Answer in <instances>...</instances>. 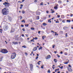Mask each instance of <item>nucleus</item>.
<instances>
[{
    "instance_id": "obj_1",
    "label": "nucleus",
    "mask_w": 73,
    "mask_h": 73,
    "mask_svg": "<svg viewBox=\"0 0 73 73\" xmlns=\"http://www.w3.org/2000/svg\"><path fill=\"white\" fill-rule=\"evenodd\" d=\"M2 13L3 15H7L9 14V11L6 8H5L2 10Z\"/></svg>"
},
{
    "instance_id": "obj_2",
    "label": "nucleus",
    "mask_w": 73,
    "mask_h": 73,
    "mask_svg": "<svg viewBox=\"0 0 73 73\" xmlns=\"http://www.w3.org/2000/svg\"><path fill=\"white\" fill-rule=\"evenodd\" d=\"M1 52L2 53L5 54V53H7L8 52V51L6 49H3L1 51Z\"/></svg>"
},
{
    "instance_id": "obj_3",
    "label": "nucleus",
    "mask_w": 73,
    "mask_h": 73,
    "mask_svg": "<svg viewBox=\"0 0 73 73\" xmlns=\"http://www.w3.org/2000/svg\"><path fill=\"white\" fill-rule=\"evenodd\" d=\"M16 56V54L15 53H13L11 55V59H14Z\"/></svg>"
},
{
    "instance_id": "obj_4",
    "label": "nucleus",
    "mask_w": 73,
    "mask_h": 73,
    "mask_svg": "<svg viewBox=\"0 0 73 73\" xmlns=\"http://www.w3.org/2000/svg\"><path fill=\"white\" fill-rule=\"evenodd\" d=\"M29 65L30 66V70L32 71V69H33V66L32 64H30Z\"/></svg>"
},
{
    "instance_id": "obj_5",
    "label": "nucleus",
    "mask_w": 73,
    "mask_h": 73,
    "mask_svg": "<svg viewBox=\"0 0 73 73\" xmlns=\"http://www.w3.org/2000/svg\"><path fill=\"white\" fill-rule=\"evenodd\" d=\"M9 3H6V4L5 5V7H7L8 8V7H9Z\"/></svg>"
},
{
    "instance_id": "obj_6",
    "label": "nucleus",
    "mask_w": 73,
    "mask_h": 73,
    "mask_svg": "<svg viewBox=\"0 0 73 73\" xmlns=\"http://www.w3.org/2000/svg\"><path fill=\"white\" fill-rule=\"evenodd\" d=\"M68 70L69 72H72V69L69 67H68Z\"/></svg>"
},
{
    "instance_id": "obj_7",
    "label": "nucleus",
    "mask_w": 73,
    "mask_h": 73,
    "mask_svg": "<svg viewBox=\"0 0 73 73\" xmlns=\"http://www.w3.org/2000/svg\"><path fill=\"white\" fill-rule=\"evenodd\" d=\"M50 55H48L46 57V60H47V59H48V58H50Z\"/></svg>"
},
{
    "instance_id": "obj_8",
    "label": "nucleus",
    "mask_w": 73,
    "mask_h": 73,
    "mask_svg": "<svg viewBox=\"0 0 73 73\" xmlns=\"http://www.w3.org/2000/svg\"><path fill=\"white\" fill-rule=\"evenodd\" d=\"M37 49V48L36 47H35L33 49V51H36Z\"/></svg>"
},
{
    "instance_id": "obj_9",
    "label": "nucleus",
    "mask_w": 73,
    "mask_h": 73,
    "mask_svg": "<svg viewBox=\"0 0 73 73\" xmlns=\"http://www.w3.org/2000/svg\"><path fill=\"white\" fill-rule=\"evenodd\" d=\"M13 43L14 44H15V45H16V44H18V42H13Z\"/></svg>"
},
{
    "instance_id": "obj_10",
    "label": "nucleus",
    "mask_w": 73,
    "mask_h": 73,
    "mask_svg": "<svg viewBox=\"0 0 73 73\" xmlns=\"http://www.w3.org/2000/svg\"><path fill=\"white\" fill-rule=\"evenodd\" d=\"M68 27H63V29H64V30L66 29H68Z\"/></svg>"
},
{
    "instance_id": "obj_11",
    "label": "nucleus",
    "mask_w": 73,
    "mask_h": 73,
    "mask_svg": "<svg viewBox=\"0 0 73 73\" xmlns=\"http://www.w3.org/2000/svg\"><path fill=\"white\" fill-rule=\"evenodd\" d=\"M9 20L10 21H12V18L11 17H9Z\"/></svg>"
},
{
    "instance_id": "obj_12",
    "label": "nucleus",
    "mask_w": 73,
    "mask_h": 73,
    "mask_svg": "<svg viewBox=\"0 0 73 73\" xmlns=\"http://www.w3.org/2000/svg\"><path fill=\"white\" fill-rule=\"evenodd\" d=\"M42 25H43V26H46V25H47V24L45 23H43L42 24Z\"/></svg>"
},
{
    "instance_id": "obj_13",
    "label": "nucleus",
    "mask_w": 73,
    "mask_h": 73,
    "mask_svg": "<svg viewBox=\"0 0 73 73\" xmlns=\"http://www.w3.org/2000/svg\"><path fill=\"white\" fill-rule=\"evenodd\" d=\"M66 21L67 23H70V20H67Z\"/></svg>"
},
{
    "instance_id": "obj_14",
    "label": "nucleus",
    "mask_w": 73,
    "mask_h": 73,
    "mask_svg": "<svg viewBox=\"0 0 73 73\" xmlns=\"http://www.w3.org/2000/svg\"><path fill=\"white\" fill-rule=\"evenodd\" d=\"M8 29V27L7 26H5V29Z\"/></svg>"
},
{
    "instance_id": "obj_15",
    "label": "nucleus",
    "mask_w": 73,
    "mask_h": 73,
    "mask_svg": "<svg viewBox=\"0 0 73 73\" xmlns=\"http://www.w3.org/2000/svg\"><path fill=\"white\" fill-rule=\"evenodd\" d=\"M21 22H22V23H25V20L24 19L23 20V21H21Z\"/></svg>"
},
{
    "instance_id": "obj_16",
    "label": "nucleus",
    "mask_w": 73,
    "mask_h": 73,
    "mask_svg": "<svg viewBox=\"0 0 73 73\" xmlns=\"http://www.w3.org/2000/svg\"><path fill=\"white\" fill-rule=\"evenodd\" d=\"M42 47L40 46V48H39L38 50H40V49H42Z\"/></svg>"
},
{
    "instance_id": "obj_17",
    "label": "nucleus",
    "mask_w": 73,
    "mask_h": 73,
    "mask_svg": "<svg viewBox=\"0 0 73 73\" xmlns=\"http://www.w3.org/2000/svg\"><path fill=\"white\" fill-rule=\"evenodd\" d=\"M47 72L49 73H50V69L48 70Z\"/></svg>"
},
{
    "instance_id": "obj_18",
    "label": "nucleus",
    "mask_w": 73,
    "mask_h": 73,
    "mask_svg": "<svg viewBox=\"0 0 73 73\" xmlns=\"http://www.w3.org/2000/svg\"><path fill=\"white\" fill-rule=\"evenodd\" d=\"M22 47V48H27V46H23Z\"/></svg>"
},
{
    "instance_id": "obj_19",
    "label": "nucleus",
    "mask_w": 73,
    "mask_h": 73,
    "mask_svg": "<svg viewBox=\"0 0 73 73\" xmlns=\"http://www.w3.org/2000/svg\"><path fill=\"white\" fill-rule=\"evenodd\" d=\"M58 7L57 6H55V7H54V9H57L58 8Z\"/></svg>"
},
{
    "instance_id": "obj_20",
    "label": "nucleus",
    "mask_w": 73,
    "mask_h": 73,
    "mask_svg": "<svg viewBox=\"0 0 73 73\" xmlns=\"http://www.w3.org/2000/svg\"><path fill=\"white\" fill-rule=\"evenodd\" d=\"M64 55H65L66 56H67V55H68V53H67L66 52H65L64 53Z\"/></svg>"
},
{
    "instance_id": "obj_21",
    "label": "nucleus",
    "mask_w": 73,
    "mask_h": 73,
    "mask_svg": "<svg viewBox=\"0 0 73 73\" xmlns=\"http://www.w3.org/2000/svg\"><path fill=\"white\" fill-rule=\"evenodd\" d=\"M31 29L32 30H35V28H33V27H31Z\"/></svg>"
},
{
    "instance_id": "obj_22",
    "label": "nucleus",
    "mask_w": 73,
    "mask_h": 73,
    "mask_svg": "<svg viewBox=\"0 0 73 73\" xmlns=\"http://www.w3.org/2000/svg\"><path fill=\"white\" fill-rule=\"evenodd\" d=\"M25 27H28V26H29V25L27 24V25H25Z\"/></svg>"
},
{
    "instance_id": "obj_23",
    "label": "nucleus",
    "mask_w": 73,
    "mask_h": 73,
    "mask_svg": "<svg viewBox=\"0 0 73 73\" xmlns=\"http://www.w3.org/2000/svg\"><path fill=\"white\" fill-rule=\"evenodd\" d=\"M70 17H72L73 16V15L72 14H70Z\"/></svg>"
},
{
    "instance_id": "obj_24",
    "label": "nucleus",
    "mask_w": 73,
    "mask_h": 73,
    "mask_svg": "<svg viewBox=\"0 0 73 73\" xmlns=\"http://www.w3.org/2000/svg\"><path fill=\"white\" fill-rule=\"evenodd\" d=\"M58 3H62V2H61V1H58Z\"/></svg>"
},
{
    "instance_id": "obj_25",
    "label": "nucleus",
    "mask_w": 73,
    "mask_h": 73,
    "mask_svg": "<svg viewBox=\"0 0 73 73\" xmlns=\"http://www.w3.org/2000/svg\"><path fill=\"white\" fill-rule=\"evenodd\" d=\"M41 68H42V69H44V65H43L41 66Z\"/></svg>"
},
{
    "instance_id": "obj_26",
    "label": "nucleus",
    "mask_w": 73,
    "mask_h": 73,
    "mask_svg": "<svg viewBox=\"0 0 73 73\" xmlns=\"http://www.w3.org/2000/svg\"><path fill=\"white\" fill-rule=\"evenodd\" d=\"M33 39H35V40H37L38 38L37 37H35V38H33Z\"/></svg>"
},
{
    "instance_id": "obj_27",
    "label": "nucleus",
    "mask_w": 73,
    "mask_h": 73,
    "mask_svg": "<svg viewBox=\"0 0 73 73\" xmlns=\"http://www.w3.org/2000/svg\"><path fill=\"white\" fill-rule=\"evenodd\" d=\"M37 20H39V16H37Z\"/></svg>"
},
{
    "instance_id": "obj_28",
    "label": "nucleus",
    "mask_w": 73,
    "mask_h": 73,
    "mask_svg": "<svg viewBox=\"0 0 73 73\" xmlns=\"http://www.w3.org/2000/svg\"><path fill=\"white\" fill-rule=\"evenodd\" d=\"M34 39H33H33L32 40H31V41H33V42H35V41H34Z\"/></svg>"
},
{
    "instance_id": "obj_29",
    "label": "nucleus",
    "mask_w": 73,
    "mask_h": 73,
    "mask_svg": "<svg viewBox=\"0 0 73 73\" xmlns=\"http://www.w3.org/2000/svg\"><path fill=\"white\" fill-rule=\"evenodd\" d=\"M40 5H43V3L42 2H41V3H40Z\"/></svg>"
},
{
    "instance_id": "obj_30",
    "label": "nucleus",
    "mask_w": 73,
    "mask_h": 73,
    "mask_svg": "<svg viewBox=\"0 0 73 73\" xmlns=\"http://www.w3.org/2000/svg\"><path fill=\"white\" fill-rule=\"evenodd\" d=\"M68 62H64V64H68Z\"/></svg>"
},
{
    "instance_id": "obj_31",
    "label": "nucleus",
    "mask_w": 73,
    "mask_h": 73,
    "mask_svg": "<svg viewBox=\"0 0 73 73\" xmlns=\"http://www.w3.org/2000/svg\"><path fill=\"white\" fill-rule=\"evenodd\" d=\"M22 13H23V14H24V13H25V12H24V11H22Z\"/></svg>"
},
{
    "instance_id": "obj_32",
    "label": "nucleus",
    "mask_w": 73,
    "mask_h": 73,
    "mask_svg": "<svg viewBox=\"0 0 73 73\" xmlns=\"http://www.w3.org/2000/svg\"><path fill=\"white\" fill-rule=\"evenodd\" d=\"M6 2H5V3H3V5H5H5L6 4Z\"/></svg>"
},
{
    "instance_id": "obj_33",
    "label": "nucleus",
    "mask_w": 73,
    "mask_h": 73,
    "mask_svg": "<svg viewBox=\"0 0 73 73\" xmlns=\"http://www.w3.org/2000/svg\"><path fill=\"white\" fill-rule=\"evenodd\" d=\"M62 22L63 23H65V21L63 20L62 21Z\"/></svg>"
},
{
    "instance_id": "obj_34",
    "label": "nucleus",
    "mask_w": 73,
    "mask_h": 73,
    "mask_svg": "<svg viewBox=\"0 0 73 73\" xmlns=\"http://www.w3.org/2000/svg\"><path fill=\"white\" fill-rule=\"evenodd\" d=\"M65 36L66 37H68V34H67V33L66 34Z\"/></svg>"
},
{
    "instance_id": "obj_35",
    "label": "nucleus",
    "mask_w": 73,
    "mask_h": 73,
    "mask_svg": "<svg viewBox=\"0 0 73 73\" xmlns=\"http://www.w3.org/2000/svg\"><path fill=\"white\" fill-rule=\"evenodd\" d=\"M56 59H54V61H55V62H57V60H56Z\"/></svg>"
},
{
    "instance_id": "obj_36",
    "label": "nucleus",
    "mask_w": 73,
    "mask_h": 73,
    "mask_svg": "<svg viewBox=\"0 0 73 73\" xmlns=\"http://www.w3.org/2000/svg\"><path fill=\"white\" fill-rule=\"evenodd\" d=\"M61 69H62V68H63V66H62L61 67H59Z\"/></svg>"
},
{
    "instance_id": "obj_37",
    "label": "nucleus",
    "mask_w": 73,
    "mask_h": 73,
    "mask_svg": "<svg viewBox=\"0 0 73 73\" xmlns=\"http://www.w3.org/2000/svg\"><path fill=\"white\" fill-rule=\"evenodd\" d=\"M38 56H36V58H35V59L36 60H37L38 59Z\"/></svg>"
},
{
    "instance_id": "obj_38",
    "label": "nucleus",
    "mask_w": 73,
    "mask_h": 73,
    "mask_svg": "<svg viewBox=\"0 0 73 73\" xmlns=\"http://www.w3.org/2000/svg\"><path fill=\"white\" fill-rule=\"evenodd\" d=\"M22 31H23V32H25V29H23Z\"/></svg>"
},
{
    "instance_id": "obj_39",
    "label": "nucleus",
    "mask_w": 73,
    "mask_h": 73,
    "mask_svg": "<svg viewBox=\"0 0 73 73\" xmlns=\"http://www.w3.org/2000/svg\"><path fill=\"white\" fill-rule=\"evenodd\" d=\"M58 18H60V15H57Z\"/></svg>"
},
{
    "instance_id": "obj_40",
    "label": "nucleus",
    "mask_w": 73,
    "mask_h": 73,
    "mask_svg": "<svg viewBox=\"0 0 73 73\" xmlns=\"http://www.w3.org/2000/svg\"><path fill=\"white\" fill-rule=\"evenodd\" d=\"M57 56L58 57V58H60V56L59 55H58V54H57Z\"/></svg>"
},
{
    "instance_id": "obj_41",
    "label": "nucleus",
    "mask_w": 73,
    "mask_h": 73,
    "mask_svg": "<svg viewBox=\"0 0 73 73\" xmlns=\"http://www.w3.org/2000/svg\"><path fill=\"white\" fill-rule=\"evenodd\" d=\"M37 0H35L34 1V2L35 3H36V2H37Z\"/></svg>"
},
{
    "instance_id": "obj_42",
    "label": "nucleus",
    "mask_w": 73,
    "mask_h": 73,
    "mask_svg": "<svg viewBox=\"0 0 73 73\" xmlns=\"http://www.w3.org/2000/svg\"><path fill=\"white\" fill-rule=\"evenodd\" d=\"M55 45H52V48H54Z\"/></svg>"
},
{
    "instance_id": "obj_43",
    "label": "nucleus",
    "mask_w": 73,
    "mask_h": 73,
    "mask_svg": "<svg viewBox=\"0 0 73 73\" xmlns=\"http://www.w3.org/2000/svg\"><path fill=\"white\" fill-rule=\"evenodd\" d=\"M71 29H73V25L71 26Z\"/></svg>"
},
{
    "instance_id": "obj_44",
    "label": "nucleus",
    "mask_w": 73,
    "mask_h": 73,
    "mask_svg": "<svg viewBox=\"0 0 73 73\" xmlns=\"http://www.w3.org/2000/svg\"><path fill=\"white\" fill-rule=\"evenodd\" d=\"M19 17L20 18V19H22V17L21 16Z\"/></svg>"
},
{
    "instance_id": "obj_45",
    "label": "nucleus",
    "mask_w": 73,
    "mask_h": 73,
    "mask_svg": "<svg viewBox=\"0 0 73 73\" xmlns=\"http://www.w3.org/2000/svg\"><path fill=\"white\" fill-rule=\"evenodd\" d=\"M24 25H21V27H24Z\"/></svg>"
},
{
    "instance_id": "obj_46",
    "label": "nucleus",
    "mask_w": 73,
    "mask_h": 73,
    "mask_svg": "<svg viewBox=\"0 0 73 73\" xmlns=\"http://www.w3.org/2000/svg\"><path fill=\"white\" fill-rule=\"evenodd\" d=\"M51 20V19H50L48 20V23H49V21H50Z\"/></svg>"
},
{
    "instance_id": "obj_47",
    "label": "nucleus",
    "mask_w": 73,
    "mask_h": 73,
    "mask_svg": "<svg viewBox=\"0 0 73 73\" xmlns=\"http://www.w3.org/2000/svg\"><path fill=\"white\" fill-rule=\"evenodd\" d=\"M69 67H70V68H72V66H71L69 65L68 66Z\"/></svg>"
},
{
    "instance_id": "obj_48",
    "label": "nucleus",
    "mask_w": 73,
    "mask_h": 73,
    "mask_svg": "<svg viewBox=\"0 0 73 73\" xmlns=\"http://www.w3.org/2000/svg\"><path fill=\"white\" fill-rule=\"evenodd\" d=\"M56 35H57V36H58V34H55V36H56Z\"/></svg>"
},
{
    "instance_id": "obj_49",
    "label": "nucleus",
    "mask_w": 73,
    "mask_h": 73,
    "mask_svg": "<svg viewBox=\"0 0 73 73\" xmlns=\"http://www.w3.org/2000/svg\"><path fill=\"white\" fill-rule=\"evenodd\" d=\"M25 54H26V55H27L28 54H27V53L26 52H25Z\"/></svg>"
},
{
    "instance_id": "obj_50",
    "label": "nucleus",
    "mask_w": 73,
    "mask_h": 73,
    "mask_svg": "<svg viewBox=\"0 0 73 73\" xmlns=\"http://www.w3.org/2000/svg\"><path fill=\"white\" fill-rule=\"evenodd\" d=\"M56 23H59V21H56Z\"/></svg>"
},
{
    "instance_id": "obj_51",
    "label": "nucleus",
    "mask_w": 73,
    "mask_h": 73,
    "mask_svg": "<svg viewBox=\"0 0 73 73\" xmlns=\"http://www.w3.org/2000/svg\"><path fill=\"white\" fill-rule=\"evenodd\" d=\"M57 69H56L55 70V72H57Z\"/></svg>"
},
{
    "instance_id": "obj_52",
    "label": "nucleus",
    "mask_w": 73,
    "mask_h": 73,
    "mask_svg": "<svg viewBox=\"0 0 73 73\" xmlns=\"http://www.w3.org/2000/svg\"><path fill=\"white\" fill-rule=\"evenodd\" d=\"M42 39L43 40H44V36H42Z\"/></svg>"
},
{
    "instance_id": "obj_53",
    "label": "nucleus",
    "mask_w": 73,
    "mask_h": 73,
    "mask_svg": "<svg viewBox=\"0 0 73 73\" xmlns=\"http://www.w3.org/2000/svg\"><path fill=\"white\" fill-rule=\"evenodd\" d=\"M46 12L47 13H49V11H46Z\"/></svg>"
},
{
    "instance_id": "obj_54",
    "label": "nucleus",
    "mask_w": 73,
    "mask_h": 73,
    "mask_svg": "<svg viewBox=\"0 0 73 73\" xmlns=\"http://www.w3.org/2000/svg\"><path fill=\"white\" fill-rule=\"evenodd\" d=\"M22 37H24V34H22Z\"/></svg>"
},
{
    "instance_id": "obj_55",
    "label": "nucleus",
    "mask_w": 73,
    "mask_h": 73,
    "mask_svg": "<svg viewBox=\"0 0 73 73\" xmlns=\"http://www.w3.org/2000/svg\"><path fill=\"white\" fill-rule=\"evenodd\" d=\"M37 64H38V65H40V63H39V62H37Z\"/></svg>"
},
{
    "instance_id": "obj_56",
    "label": "nucleus",
    "mask_w": 73,
    "mask_h": 73,
    "mask_svg": "<svg viewBox=\"0 0 73 73\" xmlns=\"http://www.w3.org/2000/svg\"><path fill=\"white\" fill-rule=\"evenodd\" d=\"M13 33V31H12L11 30L10 31V33Z\"/></svg>"
},
{
    "instance_id": "obj_57",
    "label": "nucleus",
    "mask_w": 73,
    "mask_h": 73,
    "mask_svg": "<svg viewBox=\"0 0 73 73\" xmlns=\"http://www.w3.org/2000/svg\"><path fill=\"white\" fill-rule=\"evenodd\" d=\"M41 32V31H39L38 32V33H39V34H40V32Z\"/></svg>"
},
{
    "instance_id": "obj_58",
    "label": "nucleus",
    "mask_w": 73,
    "mask_h": 73,
    "mask_svg": "<svg viewBox=\"0 0 73 73\" xmlns=\"http://www.w3.org/2000/svg\"><path fill=\"white\" fill-rule=\"evenodd\" d=\"M20 5H21V7H23V5H22V4H21Z\"/></svg>"
},
{
    "instance_id": "obj_59",
    "label": "nucleus",
    "mask_w": 73,
    "mask_h": 73,
    "mask_svg": "<svg viewBox=\"0 0 73 73\" xmlns=\"http://www.w3.org/2000/svg\"><path fill=\"white\" fill-rule=\"evenodd\" d=\"M60 53V54H62V51H61Z\"/></svg>"
},
{
    "instance_id": "obj_60",
    "label": "nucleus",
    "mask_w": 73,
    "mask_h": 73,
    "mask_svg": "<svg viewBox=\"0 0 73 73\" xmlns=\"http://www.w3.org/2000/svg\"><path fill=\"white\" fill-rule=\"evenodd\" d=\"M52 68H53V69H54V67L52 66Z\"/></svg>"
},
{
    "instance_id": "obj_61",
    "label": "nucleus",
    "mask_w": 73,
    "mask_h": 73,
    "mask_svg": "<svg viewBox=\"0 0 73 73\" xmlns=\"http://www.w3.org/2000/svg\"><path fill=\"white\" fill-rule=\"evenodd\" d=\"M54 11H53L51 12V13H54Z\"/></svg>"
},
{
    "instance_id": "obj_62",
    "label": "nucleus",
    "mask_w": 73,
    "mask_h": 73,
    "mask_svg": "<svg viewBox=\"0 0 73 73\" xmlns=\"http://www.w3.org/2000/svg\"><path fill=\"white\" fill-rule=\"evenodd\" d=\"M20 9H22V7H20Z\"/></svg>"
},
{
    "instance_id": "obj_63",
    "label": "nucleus",
    "mask_w": 73,
    "mask_h": 73,
    "mask_svg": "<svg viewBox=\"0 0 73 73\" xmlns=\"http://www.w3.org/2000/svg\"><path fill=\"white\" fill-rule=\"evenodd\" d=\"M0 60H0V61H2V58L0 59Z\"/></svg>"
},
{
    "instance_id": "obj_64",
    "label": "nucleus",
    "mask_w": 73,
    "mask_h": 73,
    "mask_svg": "<svg viewBox=\"0 0 73 73\" xmlns=\"http://www.w3.org/2000/svg\"><path fill=\"white\" fill-rule=\"evenodd\" d=\"M38 13H39V14H38V15H40V12H38Z\"/></svg>"
}]
</instances>
